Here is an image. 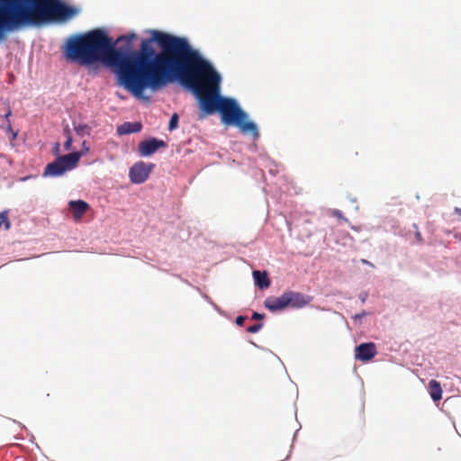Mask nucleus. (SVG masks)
<instances>
[{
	"mask_svg": "<svg viewBox=\"0 0 461 461\" xmlns=\"http://www.w3.org/2000/svg\"><path fill=\"white\" fill-rule=\"evenodd\" d=\"M145 32L149 36L140 39L138 49L135 31L116 39L105 27L74 33L65 40L62 56L94 74L104 66L114 76L116 86L144 104L151 100L147 90L155 94L179 85L196 100L199 121L216 113L221 117L226 98L233 97L221 95L222 76L212 61L185 36L157 29Z\"/></svg>",
	"mask_w": 461,
	"mask_h": 461,
	"instance_id": "f257e3e1",
	"label": "nucleus"
},
{
	"mask_svg": "<svg viewBox=\"0 0 461 461\" xmlns=\"http://www.w3.org/2000/svg\"><path fill=\"white\" fill-rule=\"evenodd\" d=\"M81 13L66 0H0V45L14 33L66 24Z\"/></svg>",
	"mask_w": 461,
	"mask_h": 461,
	"instance_id": "f03ea898",
	"label": "nucleus"
},
{
	"mask_svg": "<svg viewBox=\"0 0 461 461\" xmlns=\"http://www.w3.org/2000/svg\"><path fill=\"white\" fill-rule=\"evenodd\" d=\"M226 99V104L221 111V124L235 127L242 135L249 136L254 141L258 140L260 132L257 122L250 119L249 113L241 107L237 98Z\"/></svg>",
	"mask_w": 461,
	"mask_h": 461,
	"instance_id": "7ed1b4c3",
	"label": "nucleus"
},
{
	"mask_svg": "<svg viewBox=\"0 0 461 461\" xmlns=\"http://www.w3.org/2000/svg\"><path fill=\"white\" fill-rule=\"evenodd\" d=\"M313 297L302 292L291 289L285 290L278 296H268L265 299L264 307L276 314L286 310H300L307 306Z\"/></svg>",
	"mask_w": 461,
	"mask_h": 461,
	"instance_id": "20e7f679",
	"label": "nucleus"
},
{
	"mask_svg": "<svg viewBox=\"0 0 461 461\" xmlns=\"http://www.w3.org/2000/svg\"><path fill=\"white\" fill-rule=\"evenodd\" d=\"M75 168H77V166L68 154L58 156L44 167L41 176L44 178H58Z\"/></svg>",
	"mask_w": 461,
	"mask_h": 461,
	"instance_id": "39448f33",
	"label": "nucleus"
},
{
	"mask_svg": "<svg viewBox=\"0 0 461 461\" xmlns=\"http://www.w3.org/2000/svg\"><path fill=\"white\" fill-rule=\"evenodd\" d=\"M156 167V165L152 162H145L143 160H139L135 162L129 168V179L133 185H141L145 183L151 174V172Z\"/></svg>",
	"mask_w": 461,
	"mask_h": 461,
	"instance_id": "423d86ee",
	"label": "nucleus"
},
{
	"mask_svg": "<svg viewBox=\"0 0 461 461\" xmlns=\"http://www.w3.org/2000/svg\"><path fill=\"white\" fill-rule=\"evenodd\" d=\"M167 147V143L155 136H149L138 143V153L141 158H150L160 149Z\"/></svg>",
	"mask_w": 461,
	"mask_h": 461,
	"instance_id": "0eeeda50",
	"label": "nucleus"
},
{
	"mask_svg": "<svg viewBox=\"0 0 461 461\" xmlns=\"http://www.w3.org/2000/svg\"><path fill=\"white\" fill-rule=\"evenodd\" d=\"M377 355L376 346L374 342H362L355 347L354 357L357 360L367 363Z\"/></svg>",
	"mask_w": 461,
	"mask_h": 461,
	"instance_id": "6e6552de",
	"label": "nucleus"
},
{
	"mask_svg": "<svg viewBox=\"0 0 461 461\" xmlns=\"http://www.w3.org/2000/svg\"><path fill=\"white\" fill-rule=\"evenodd\" d=\"M74 220H80L90 207L89 203L82 199L69 200L68 203Z\"/></svg>",
	"mask_w": 461,
	"mask_h": 461,
	"instance_id": "1a4fd4ad",
	"label": "nucleus"
},
{
	"mask_svg": "<svg viewBox=\"0 0 461 461\" xmlns=\"http://www.w3.org/2000/svg\"><path fill=\"white\" fill-rule=\"evenodd\" d=\"M142 128L143 124L140 121L124 122L117 126L116 134L124 136L138 133L141 131Z\"/></svg>",
	"mask_w": 461,
	"mask_h": 461,
	"instance_id": "9d476101",
	"label": "nucleus"
},
{
	"mask_svg": "<svg viewBox=\"0 0 461 461\" xmlns=\"http://www.w3.org/2000/svg\"><path fill=\"white\" fill-rule=\"evenodd\" d=\"M252 278L254 285L262 291L269 288V286L271 285L269 275L266 270H253Z\"/></svg>",
	"mask_w": 461,
	"mask_h": 461,
	"instance_id": "9b49d317",
	"label": "nucleus"
},
{
	"mask_svg": "<svg viewBox=\"0 0 461 461\" xmlns=\"http://www.w3.org/2000/svg\"><path fill=\"white\" fill-rule=\"evenodd\" d=\"M427 389L430 398L434 402H437L439 400H441L443 390L438 381L435 379L429 380Z\"/></svg>",
	"mask_w": 461,
	"mask_h": 461,
	"instance_id": "f8f14e48",
	"label": "nucleus"
},
{
	"mask_svg": "<svg viewBox=\"0 0 461 461\" xmlns=\"http://www.w3.org/2000/svg\"><path fill=\"white\" fill-rule=\"evenodd\" d=\"M89 151L90 148L87 146L86 141L83 140L81 143V149L79 150L76 149L73 152L68 153V156L77 167L81 158L87 155Z\"/></svg>",
	"mask_w": 461,
	"mask_h": 461,
	"instance_id": "ddd939ff",
	"label": "nucleus"
},
{
	"mask_svg": "<svg viewBox=\"0 0 461 461\" xmlns=\"http://www.w3.org/2000/svg\"><path fill=\"white\" fill-rule=\"evenodd\" d=\"M73 130L76 134L79 137L89 136L92 131V127L87 123L77 122L75 120L72 121Z\"/></svg>",
	"mask_w": 461,
	"mask_h": 461,
	"instance_id": "4468645a",
	"label": "nucleus"
},
{
	"mask_svg": "<svg viewBox=\"0 0 461 461\" xmlns=\"http://www.w3.org/2000/svg\"><path fill=\"white\" fill-rule=\"evenodd\" d=\"M179 126V114L177 113H173L169 118L167 130L172 132L176 131Z\"/></svg>",
	"mask_w": 461,
	"mask_h": 461,
	"instance_id": "2eb2a0df",
	"label": "nucleus"
},
{
	"mask_svg": "<svg viewBox=\"0 0 461 461\" xmlns=\"http://www.w3.org/2000/svg\"><path fill=\"white\" fill-rule=\"evenodd\" d=\"M9 211L3 210L0 212V229L4 226L5 230H9L11 228V221L8 217Z\"/></svg>",
	"mask_w": 461,
	"mask_h": 461,
	"instance_id": "dca6fc26",
	"label": "nucleus"
},
{
	"mask_svg": "<svg viewBox=\"0 0 461 461\" xmlns=\"http://www.w3.org/2000/svg\"><path fill=\"white\" fill-rule=\"evenodd\" d=\"M263 327H264V321H258V322L255 323L254 325L248 326L246 328V331L248 333L255 334V333L259 332Z\"/></svg>",
	"mask_w": 461,
	"mask_h": 461,
	"instance_id": "f3484780",
	"label": "nucleus"
},
{
	"mask_svg": "<svg viewBox=\"0 0 461 461\" xmlns=\"http://www.w3.org/2000/svg\"><path fill=\"white\" fill-rule=\"evenodd\" d=\"M73 142H74V140H73V137L72 136H68V138H66L64 143H63V148L66 151H68L69 153L73 152L74 150H76V149L73 147Z\"/></svg>",
	"mask_w": 461,
	"mask_h": 461,
	"instance_id": "a211bd4d",
	"label": "nucleus"
},
{
	"mask_svg": "<svg viewBox=\"0 0 461 461\" xmlns=\"http://www.w3.org/2000/svg\"><path fill=\"white\" fill-rule=\"evenodd\" d=\"M248 319V316L240 314L235 318L234 323L239 327H242L244 325L245 321H247Z\"/></svg>",
	"mask_w": 461,
	"mask_h": 461,
	"instance_id": "6ab92c4d",
	"label": "nucleus"
},
{
	"mask_svg": "<svg viewBox=\"0 0 461 461\" xmlns=\"http://www.w3.org/2000/svg\"><path fill=\"white\" fill-rule=\"evenodd\" d=\"M266 318V314L264 312H253L251 314V320H257L259 321H263Z\"/></svg>",
	"mask_w": 461,
	"mask_h": 461,
	"instance_id": "aec40b11",
	"label": "nucleus"
},
{
	"mask_svg": "<svg viewBox=\"0 0 461 461\" xmlns=\"http://www.w3.org/2000/svg\"><path fill=\"white\" fill-rule=\"evenodd\" d=\"M368 314L367 312L362 311L360 312H357L352 316V319L355 322L361 321V320L366 317Z\"/></svg>",
	"mask_w": 461,
	"mask_h": 461,
	"instance_id": "412c9836",
	"label": "nucleus"
},
{
	"mask_svg": "<svg viewBox=\"0 0 461 461\" xmlns=\"http://www.w3.org/2000/svg\"><path fill=\"white\" fill-rule=\"evenodd\" d=\"M332 215L338 218L339 220L348 221V220L344 216L343 212L339 209H334L332 211Z\"/></svg>",
	"mask_w": 461,
	"mask_h": 461,
	"instance_id": "4be33fe9",
	"label": "nucleus"
},
{
	"mask_svg": "<svg viewBox=\"0 0 461 461\" xmlns=\"http://www.w3.org/2000/svg\"><path fill=\"white\" fill-rule=\"evenodd\" d=\"M51 153L55 156V158H58V156H61L60 155V144L59 142H55L53 147H52V149H51Z\"/></svg>",
	"mask_w": 461,
	"mask_h": 461,
	"instance_id": "5701e85b",
	"label": "nucleus"
},
{
	"mask_svg": "<svg viewBox=\"0 0 461 461\" xmlns=\"http://www.w3.org/2000/svg\"><path fill=\"white\" fill-rule=\"evenodd\" d=\"M212 308L221 316L227 317V313L223 311L219 305H217L214 302L211 304Z\"/></svg>",
	"mask_w": 461,
	"mask_h": 461,
	"instance_id": "b1692460",
	"label": "nucleus"
},
{
	"mask_svg": "<svg viewBox=\"0 0 461 461\" xmlns=\"http://www.w3.org/2000/svg\"><path fill=\"white\" fill-rule=\"evenodd\" d=\"M62 132L65 138H68V136H72L71 129L68 123L63 125Z\"/></svg>",
	"mask_w": 461,
	"mask_h": 461,
	"instance_id": "393cba45",
	"label": "nucleus"
},
{
	"mask_svg": "<svg viewBox=\"0 0 461 461\" xmlns=\"http://www.w3.org/2000/svg\"><path fill=\"white\" fill-rule=\"evenodd\" d=\"M367 297H368V294H367V293H365V292L364 293H360L358 294V298L361 301V303H366Z\"/></svg>",
	"mask_w": 461,
	"mask_h": 461,
	"instance_id": "a878e982",
	"label": "nucleus"
},
{
	"mask_svg": "<svg viewBox=\"0 0 461 461\" xmlns=\"http://www.w3.org/2000/svg\"><path fill=\"white\" fill-rule=\"evenodd\" d=\"M18 136V131H11L10 133H9V139L11 140H14Z\"/></svg>",
	"mask_w": 461,
	"mask_h": 461,
	"instance_id": "bb28decb",
	"label": "nucleus"
},
{
	"mask_svg": "<svg viewBox=\"0 0 461 461\" xmlns=\"http://www.w3.org/2000/svg\"><path fill=\"white\" fill-rule=\"evenodd\" d=\"M12 116V110L8 108L6 113L4 114V118L7 121V122H10L9 118Z\"/></svg>",
	"mask_w": 461,
	"mask_h": 461,
	"instance_id": "cd10ccee",
	"label": "nucleus"
},
{
	"mask_svg": "<svg viewBox=\"0 0 461 461\" xmlns=\"http://www.w3.org/2000/svg\"><path fill=\"white\" fill-rule=\"evenodd\" d=\"M201 295L208 303L212 304L213 303V301L208 294L202 293Z\"/></svg>",
	"mask_w": 461,
	"mask_h": 461,
	"instance_id": "c85d7f7f",
	"label": "nucleus"
},
{
	"mask_svg": "<svg viewBox=\"0 0 461 461\" xmlns=\"http://www.w3.org/2000/svg\"><path fill=\"white\" fill-rule=\"evenodd\" d=\"M35 177H36V176L29 175V176H23V177L21 178V181H22V182H24V181H27L28 179L35 178Z\"/></svg>",
	"mask_w": 461,
	"mask_h": 461,
	"instance_id": "c756f323",
	"label": "nucleus"
},
{
	"mask_svg": "<svg viewBox=\"0 0 461 461\" xmlns=\"http://www.w3.org/2000/svg\"><path fill=\"white\" fill-rule=\"evenodd\" d=\"M361 262L365 265H368V266L374 267V265L371 262H369L367 259H362Z\"/></svg>",
	"mask_w": 461,
	"mask_h": 461,
	"instance_id": "7c9ffc66",
	"label": "nucleus"
},
{
	"mask_svg": "<svg viewBox=\"0 0 461 461\" xmlns=\"http://www.w3.org/2000/svg\"><path fill=\"white\" fill-rule=\"evenodd\" d=\"M13 420V422L18 424L22 429H27V428L23 424H22L21 422H19V421H17L15 420Z\"/></svg>",
	"mask_w": 461,
	"mask_h": 461,
	"instance_id": "2f4dec72",
	"label": "nucleus"
},
{
	"mask_svg": "<svg viewBox=\"0 0 461 461\" xmlns=\"http://www.w3.org/2000/svg\"><path fill=\"white\" fill-rule=\"evenodd\" d=\"M11 131H13V128L11 126V122H8L6 126V132L9 134Z\"/></svg>",
	"mask_w": 461,
	"mask_h": 461,
	"instance_id": "473e14b6",
	"label": "nucleus"
},
{
	"mask_svg": "<svg viewBox=\"0 0 461 461\" xmlns=\"http://www.w3.org/2000/svg\"><path fill=\"white\" fill-rule=\"evenodd\" d=\"M455 212H456L459 216H461V208H457V207H456Z\"/></svg>",
	"mask_w": 461,
	"mask_h": 461,
	"instance_id": "72a5a7b5",
	"label": "nucleus"
},
{
	"mask_svg": "<svg viewBox=\"0 0 461 461\" xmlns=\"http://www.w3.org/2000/svg\"><path fill=\"white\" fill-rule=\"evenodd\" d=\"M250 343H251L254 347H256V348H261V349H263V348H262V347L258 346V344H256L255 342L250 341Z\"/></svg>",
	"mask_w": 461,
	"mask_h": 461,
	"instance_id": "f704fd0d",
	"label": "nucleus"
},
{
	"mask_svg": "<svg viewBox=\"0 0 461 461\" xmlns=\"http://www.w3.org/2000/svg\"><path fill=\"white\" fill-rule=\"evenodd\" d=\"M416 238H417L418 240H420V239H421V235H420V233L419 231L416 233Z\"/></svg>",
	"mask_w": 461,
	"mask_h": 461,
	"instance_id": "c9c22d12",
	"label": "nucleus"
},
{
	"mask_svg": "<svg viewBox=\"0 0 461 461\" xmlns=\"http://www.w3.org/2000/svg\"><path fill=\"white\" fill-rule=\"evenodd\" d=\"M34 439H35V438H34V436L32 434V435H31L30 441H31L32 443H34Z\"/></svg>",
	"mask_w": 461,
	"mask_h": 461,
	"instance_id": "e433bc0d",
	"label": "nucleus"
},
{
	"mask_svg": "<svg viewBox=\"0 0 461 461\" xmlns=\"http://www.w3.org/2000/svg\"><path fill=\"white\" fill-rule=\"evenodd\" d=\"M35 447H36L38 449H40V450H41V447H40V446H39L37 443H35Z\"/></svg>",
	"mask_w": 461,
	"mask_h": 461,
	"instance_id": "4c0bfd02",
	"label": "nucleus"
}]
</instances>
